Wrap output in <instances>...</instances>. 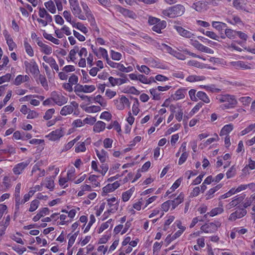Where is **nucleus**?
Returning <instances> with one entry per match:
<instances>
[{"instance_id": "obj_1", "label": "nucleus", "mask_w": 255, "mask_h": 255, "mask_svg": "<svg viewBox=\"0 0 255 255\" xmlns=\"http://www.w3.org/2000/svg\"><path fill=\"white\" fill-rule=\"evenodd\" d=\"M216 99L220 103H224L221 105L223 109L234 108L238 104L235 96L232 95H220L216 97Z\"/></svg>"}, {"instance_id": "obj_2", "label": "nucleus", "mask_w": 255, "mask_h": 255, "mask_svg": "<svg viewBox=\"0 0 255 255\" xmlns=\"http://www.w3.org/2000/svg\"><path fill=\"white\" fill-rule=\"evenodd\" d=\"M24 65L26 73H30L34 78L39 75L40 71L38 66L34 60L31 59L29 61H25Z\"/></svg>"}, {"instance_id": "obj_3", "label": "nucleus", "mask_w": 255, "mask_h": 255, "mask_svg": "<svg viewBox=\"0 0 255 255\" xmlns=\"http://www.w3.org/2000/svg\"><path fill=\"white\" fill-rule=\"evenodd\" d=\"M53 102L59 106L65 104L68 101V98L63 96L61 93L57 91H53L50 95Z\"/></svg>"}, {"instance_id": "obj_4", "label": "nucleus", "mask_w": 255, "mask_h": 255, "mask_svg": "<svg viewBox=\"0 0 255 255\" xmlns=\"http://www.w3.org/2000/svg\"><path fill=\"white\" fill-rule=\"evenodd\" d=\"M81 5L84 13L86 14L85 20L88 19V21L90 22V24L92 26V28H93L96 26L97 24L95 17L92 14L91 10L86 3L84 2H81Z\"/></svg>"}, {"instance_id": "obj_5", "label": "nucleus", "mask_w": 255, "mask_h": 255, "mask_svg": "<svg viewBox=\"0 0 255 255\" xmlns=\"http://www.w3.org/2000/svg\"><path fill=\"white\" fill-rule=\"evenodd\" d=\"M114 102L117 109L119 110H124L125 106L128 107L130 106L129 100L124 95H122L120 98L114 100Z\"/></svg>"}, {"instance_id": "obj_6", "label": "nucleus", "mask_w": 255, "mask_h": 255, "mask_svg": "<svg viewBox=\"0 0 255 255\" xmlns=\"http://www.w3.org/2000/svg\"><path fill=\"white\" fill-rule=\"evenodd\" d=\"M95 89L94 85L77 84L74 88V91L76 94H78V93H91Z\"/></svg>"}, {"instance_id": "obj_7", "label": "nucleus", "mask_w": 255, "mask_h": 255, "mask_svg": "<svg viewBox=\"0 0 255 255\" xmlns=\"http://www.w3.org/2000/svg\"><path fill=\"white\" fill-rule=\"evenodd\" d=\"M78 107V104L75 101L71 102L70 105H66L62 107L60 111V114L62 116H66L72 114L74 109Z\"/></svg>"}, {"instance_id": "obj_8", "label": "nucleus", "mask_w": 255, "mask_h": 255, "mask_svg": "<svg viewBox=\"0 0 255 255\" xmlns=\"http://www.w3.org/2000/svg\"><path fill=\"white\" fill-rule=\"evenodd\" d=\"M64 134V133L62 128H60L52 131L48 134L46 135V137L49 140L54 141L59 140Z\"/></svg>"}, {"instance_id": "obj_9", "label": "nucleus", "mask_w": 255, "mask_h": 255, "mask_svg": "<svg viewBox=\"0 0 255 255\" xmlns=\"http://www.w3.org/2000/svg\"><path fill=\"white\" fill-rule=\"evenodd\" d=\"M119 75L123 78H115L111 76L109 78V82L112 86H115L117 85H121L129 81L126 75L124 74L121 73Z\"/></svg>"}, {"instance_id": "obj_10", "label": "nucleus", "mask_w": 255, "mask_h": 255, "mask_svg": "<svg viewBox=\"0 0 255 255\" xmlns=\"http://www.w3.org/2000/svg\"><path fill=\"white\" fill-rule=\"evenodd\" d=\"M29 163L30 161L27 160L16 164L12 169L13 173L16 175H20Z\"/></svg>"}, {"instance_id": "obj_11", "label": "nucleus", "mask_w": 255, "mask_h": 255, "mask_svg": "<svg viewBox=\"0 0 255 255\" xmlns=\"http://www.w3.org/2000/svg\"><path fill=\"white\" fill-rule=\"evenodd\" d=\"M208 3L204 0H200L193 3L191 7L198 12H202L208 8Z\"/></svg>"}, {"instance_id": "obj_12", "label": "nucleus", "mask_w": 255, "mask_h": 255, "mask_svg": "<svg viewBox=\"0 0 255 255\" xmlns=\"http://www.w3.org/2000/svg\"><path fill=\"white\" fill-rule=\"evenodd\" d=\"M174 28L176 29L178 34L183 37L186 38H192L194 37L195 34L194 33L184 29L181 26L175 25L174 26Z\"/></svg>"}, {"instance_id": "obj_13", "label": "nucleus", "mask_w": 255, "mask_h": 255, "mask_svg": "<svg viewBox=\"0 0 255 255\" xmlns=\"http://www.w3.org/2000/svg\"><path fill=\"white\" fill-rule=\"evenodd\" d=\"M247 210L245 209H240L235 212L230 214L229 217V220L230 221H235L238 219H240L244 217L247 214Z\"/></svg>"}, {"instance_id": "obj_14", "label": "nucleus", "mask_w": 255, "mask_h": 255, "mask_svg": "<svg viewBox=\"0 0 255 255\" xmlns=\"http://www.w3.org/2000/svg\"><path fill=\"white\" fill-rule=\"evenodd\" d=\"M120 183L118 181H116L112 184H108L103 188V194L105 195L106 194L113 192L120 186Z\"/></svg>"}, {"instance_id": "obj_15", "label": "nucleus", "mask_w": 255, "mask_h": 255, "mask_svg": "<svg viewBox=\"0 0 255 255\" xmlns=\"http://www.w3.org/2000/svg\"><path fill=\"white\" fill-rule=\"evenodd\" d=\"M37 44L41 48L40 51L42 53L46 55H49L52 53L53 50L52 47L44 44L41 40L37 39Z\"/></svg>"}, {"instance_id": "obj_16", "label": "nucleus", "mask_w": 255, "mask_h": 255, "mask_svg": "<svg viewBox=\"0 0 255 255\" xmlns=\"http://www.w3.org/2000/svg\"><path fill=\"white\" fill-rule=\"evenodd\" d=\"M217 228L218 227L215 224L210 223L201 226V230L206 233H210L216 231L217 230Z\"/></svg>"}, {"instance_id": "obj_17", "label": "nucleus", "mask_w": 255, "mask_h": 255, "mask_svg": "<svg viewBox=\"0 0 255 255\" xmlns=\"http://www.w3.org/2000/svg\"><path fill=\"white\" fill-rule=\"evenodd\" d=\"M230 64L236 69H249L251 68L250 65H249L247 63L242 61L231 62Z\"/></svg>"}, {"instance_id": "obj_18", "label": "nucleus", "mask_w": 255, "mask_h": 255, "mask_svg": "<svg viewBox=\"0 0 255 255\" xmlns=\"http://www.w3.org/2000/svg\"><path fill=\"white\" fill-rule=\"evenodd\" d=\"M171 7L173 10V13L175 14V17L181 16L185 12V7L181 4H176Z\"/></svg>"}, {"instance_id": "obj_19", "label": "nucleus", "mask_w": 255, "mask_h": 255, "mask_svg": "<svg viewBox=\"0 0 255 255\" xmlns=\"http://www.w3.org/2000/svg\"><path fill=\"white\" fill-rule=\"evenodd\" d=\"M186 93V90L184 89H179L177 90L175 93L171 96V98L173 100L177 101L183 99L185 98Z\"/></svg>"}, {"instance_id": "obj_20", "label": "nucleus", "mask_w": 255, "mask_h": 255, "mask_svg": "<svg viewBox=\"0 0 255 255\" xmlns=\"http://www.w3.org/2000/svg\"><path fill=\"white\" fill-rule=\"evenodd\" d=\"M4 38L6 41V43L8 46V48L10 51H12L13 49L16 47V44L13 42L12 37L8 33L7 31L3 33Z\"/></svg>"}, {"instance_id": "obj_21", "label": "nucleus", "mask_w": 255, "mask_h": 255, "mask_svg": "<svg viewBox=\"0 0 255 255\" xmlns=\"http://www.w3.org/2000/svg\"><path fill=\"white\" fill-rule=\"evenodd\" d=\"M166 26V22L164 20L160 21L157 24L153 25L152 30L157 33H161V30Z\"/></svg>"}, {"instance_id": "obj_22", "label": "nucleus", "mask_w": 255, "mask_h": 255, "mask_svg": "<svg viewBox=\"0 0 255 255\" xmlns=\"http://www.w3.org/2000/svg\"><path fill=\"white\" fill-rule=\"evenodd\" d=\"M222 186V184H219L208 190L205 195L206 200H209L213 198L215 192L219 190Z\"/></svg>"}, {"instance_id": "obj_23", "label": "nucleus", "mask_w": 255, "mask_h": 255, "mask_svg": "<svg viewBox=\"0 0 255 255\" xmlns=\"http://www.w3.org/2000/svg\"><path fill=\"white\" fill-rule=\"evenodd\" d=\"M71 11L75 17H78L81 20H85L86 14L84 13V12L82 13V9L80 6L76 7L74 9L71 10Z\"/></svg>"}, {"instance_id": "obj_24", "label": "nucleus", "mask_w": 255, "mask_h": 255, "mask_svg": "<svg viewBox=\"0 0 255 255\" xmlns=\"http://www.w3.org/2000/svg\"><path fill=\"white\" fill-rule=\"evenodd\" d=\"M39 15L41 18H45V19L47 20L49 23L52 21V16L48 13L44 8H39Z\"/></svg>"}, {"instance_id": "obj_25", "label": "nucleus", "mask_w": 255, "mask_h": 255, "mask_svg": "<svg viewBox=\"0 0 255 255\" xmlns=\"http://www.w3.org/2000/svg\"><path fill=\"white\" fill-rule=\"evenodd\" d=\"M20 189H21V183H18L16 184L14 192V197L16 203V206H19L20 201Z\"/></svg>"}, {"instance_id": "obj_26", "label": "nucleus", "mask_w": 255, "mask_h": 255, "mask_svg": "<svg viewBox=\"0 0 255 255\" xmlns=\"http://www.w3.org/2000/svg\"><path fill=\"white\" fill-rule=\"evenodd\" d=\"M184 199V195L183 194H180L177 198L173 200H169L172 207V209H174L179 204L182 203Z\"/></svg>"}, {"instance_id": "obj_27", "label": "nucleus", "mask_w": 255, "mask_h": 255, "mask_svg": "<svg viewBox=\"0 0 255 255\" xmlns=\"http://www.w3.org/2000/svg\"><path fill=\"white\" fill-rule=\"evenodd\" d=\"M96 155L102 163L105 162L108 157V153L104 149L99 151L98 149L96 150Z\"/></svg>"}, {"instance_id": "obj_28", "label": "nucleus", "mask_w": 255, "mask_h": 255, "mask_svg": "<svg viewBox=\"0 0 255 255\" xmlns=\"http://www.w3.org/2000/svg\"><path fill=\"white\" fill-rule=\"evenodd\" d=\"M120 12L125 16L128 17L133 19L137 17V15L134 12L127 8H122L120 10Z\"/></svg>"}, {"instance_id": "obj_29", "label": "nucleus", "mask_w": 255, "mask_h": 255, "mask_svg": "<svg viewBox=\"0 0 255 255\" xmlns=\"http://www.w3.org/2000/svg\"><path fill=\"white\" fill-rule=\"evenodd\" d=\"M196 96L197 99L203 101L206 104H209L210 102V100L208 95L203 91H199L197 93Z\"/></svg>"}, {"instance_id": "obj_30", "label": "nucleus", "mask_w": 255, "mask_h": 255, "mask_svg": "<svg viewBox=\"0 0 255 255\" xmlns=\"http://www.w3.org/2000/svg\"><path fill=\"white\" fill-rule=\"evenodd\" d=\"M106 124L102 121H98L93 127V130L95 132H100L105 129Z\"/></svg>"}, {"instance_id": "obj_31", "label": "nucleus", "mask_w": 255, "mask_h": 255, "mask_svg": "<svg viewBox=\"0 0 255 255\" xmlns=\"http://www.w3.org/2000/svg\"><path fill=\"white\" fill-rule=\"evenodd\" d=\"M205 79L206 77L204 76L192 75L188 76L186 79V81L189 82H195L203 81Z\"/></svg>"}, {"instance_id": "obj_32", "label": "nucleus", "mask_w": 255, "mask_h": 255, "mask_svg": "<svg viewBox=\"0 0 255 255\" xmlns=\"http://www.w3.org/2000/svg\"><path fill=\"white\" fill-rule=\"evenodd\" d=\"M223 212L224 208L222 206H221L212 209L210 212L207 213V214L205 215V216L209 215L211 217H214L219 214H221Z\"/></svg>"}, {"instance_id": "obj_33", "label": "nucleus", "mask_w": 255, "mask_h": 255, "mask_svg": "<svg viewBox=\"0 0 255 255\" xmlns=\"http://www.w3.org/2000/svg\"><path fill=\"white\" fill-rule=\"evenodd\" d=\"M43 185H44L45 187L50 191H52L54 187L53 179L51 177H46L45 179Z\"/></svg>"}, {"instance_id": "obj_34", "label": "nucleus", "mask_w": 255, "mask_h": 255, "mask_svg": "<svg viewBox=\"0 0 255 255\" xmlns=\"http://www.w3.org/2000/svg\"><path fill=\"white\" fill-rule=\"evenodd\" d=\"M32 174L36 173L37 175V178L42 177L45 175V172L44 169H41L37 166L34 165L31 171Z\"/></svg>"}, {"instance_id": "obj_35", "label": "nucleus", "mask_w": 255, "mask_h": 255, "mask_svg": "<svg viewBox=\"0 0 255 255\" xmlns=\"http://www.w3.org/2000/svg\"><path fill=\"white\" fill-rule=\"evenodd\" d=\"M233 129V126L232 124L226 125L222 128L220 135L221 136L227 135Z\"/></svg>"}, {"instance_id": "obj_36", "label": "nucleus", "mask_w": 255, "mask_h": 255, "mask_svg": "<svg viewBox=\"0 0 255 255\" xmlns=\"http://www.w3.org/2000/svg\"><path fill=\"white\" fill-rule=\"evenodd\" d=\"M88 139H87L85 141L82 142V143H78L75 147V152H84L86 151V147L85 144L86 142L87 144L90 143V142L88 141Z\"/></svg>"}, {"instance_id": "obj_37", "label": "nucleus", "mask_w": 255, "mask_h": 255, "mask_svg": "<svg viewBox=\"0 0 255 255\" xmlns=\"http://www.w3.org/2000/svg\"><path fill=\"white\" fill-rule=\"evenodd\" d=\"M44 5L46 8L52 13L56 12V7L53 1L49 0L44 3Z\"/></svg>"}, {"instance_id": "obj_38", "label": "nucleus", "mask_w": 255, "mask_h": 255, "mask_svg": "<svg viewBox=\"0 0 255 255\" xmlns=\"http://www.w3.org/2000/svg\"><path fill=\"white\" fill-rule=\"evenodd\" d=\"M24 47L26 53L30 56L32 57L34 55V51L31 45L27 42V39L24 41Z\"/></svg>"}, {"instance_id": "obj_39", "label": "nucleus", "mask_w": 255, "mask_h": 255, "mask_svg": "<svg viewBox=\"0 0 255 255\" xmlns=\"http://www.w3.org/2000/svg\"><path fill=\"white\" fill-rule=\"evenodd\" d=\"M134 191V188H131L130 189L128 190V191L124 192L122 194L123 200L124 202L128 201L129 199V198L131 197Z\"/></svg>"}, {"instance_id": "obj_40", "label": "nucleus", "mask_w": 255, "mask_h": 255, "mask_svg": "<svg viewBox=\"0 0 255 255\" xmlns=\"http://www.w3.org/2000/svg\"><path fill=\"white\" fill-rule=\"evenodd\" d=\"M95 102L99 103L102 107H106L107 105V101L100 95H98L94 97Z\"/></svg>"}, {"instance_id": "obj_41", "label": "nucleus", "mask_w": 255, "mask_h": 255, "mask_svg": "<svg viewBox=\"0 0 255 255\" xmlns=\"http://www.w3.org/2000/svg\"><path fill=\"white\" fill-rule=\"evenodd\" d=\"M161 13L165 17H168L169 18L175 17L171 7H169L165 9L162 10Z\"/></svg>"}, {"instance_id": "obj_42", "label": "nucleus", "mask_w": 255, "mask_h": 255, "mask_svg": "<svg viewBox=\"0 0 255 255\" xmlns=\"http://www.w3.org/2000/svg\"><path fill=\"white\" fill-rule=\"evenodd\" d=\"M79 52V47L78 46H75L73 49H71L69 54L68 58L72 61H74L76 60V54Z\"/></svg>"}, {"instance_id": "obj_43", "label": "nucleus", "mask_w": 255, "mask_h": 255, "mask_svg": "<svg viewBox=\"0 0 255 255\" xmlns=\"http://www.w3.org/2000/svg\"><path fill=\"white\" fill-rule=\"evenodd\" d=\"M201 31L205 35L208 36V37L216 40L219 41V36L217 35L214 32L211 31H206L203 29V31Z\"/></svg>"}, {"instance_id": "obj_44", "label": "nucleus", "mask_w": 255, "mask_h": 255, "mask_svg": "<svg viewBox=\"0 0 255 255\" xmlns=\"http://www.w3.org/2000/svg\"><path fill=\"white\" fill-rule=\"evenodd\" d=\"M212 25L214 28L219 31L222 30L224 28L227 27L226 23L220 21H213L212 22Z\"/></svg>"}, {"instance_id": "obj_45", "label": "nucleus", "mask_w": 255, "mask_h": 255, "mask_svg": "<svg viewBox=\"0 0 255 255\" xmlns=\"http://www.w3.org/2000/svg\"><path fill=\"white\" fill-rule=\"evenodd\" d=\"M73 26L79 29L84 34H86L88 32L87 28L81 22L74 23Z\"/></svg>"}, {"instance_id": "obj_46", "label": "nucleus", "mask_w": 255, "mask_h": 255, "mask_svg": "<svg viewBox=\"0 0 255 255\" xmlns=\"http://www.w3.org/2000/svg\"><path fill=\"white\" fill-rule=\"evenodd\" d=\"M43 60L46 63H48L51 68H53L57 64L55 60L52 57H48L47 56H44L43 57Z\"/></svg>"}, {"instance_id": "obj_47", "label": "nucleus", "mask_w": 255, "mask_h": 255, "mask_svg": "<svg viewBox=\"0 0 255 255\" xmlns=\"http://www.w3.org/2000/svg\"><path fill=\"white\" fill-rule=\"evenodd\" d=\"M38 76V79L41 85L45 90H47L48 89V85L46 77L44 75L40 74H39Z\"/></svg>"}, {"instance_id": "obj_48", "label": "nucleus", "mask_w": 255, "mask_h": 255, "mask_svg": "<svg viewBox=\"0 0 255 255\" xmlns=\"http://www.w3.org/2000/svg\"><path fill=\"white\" fill-rule=\"evenodd\" d=\"M237 31H234L231 29L226 28L225 31V34L230 39L235 38Z\"/></svg>"}, {"instance_id": "obj_49", "label": "nucleus", "mask_w": 255, "mask_h": 255, "mask_svg": "<svg viewBox=\"0 0 255 255\" xmlns=\"http://www.w3.org/2000/svg\"><path fill=\"white\" fill-rule=\"evenodd\" d=\"M150 93L153 96V99L155 100H159L160 99V95L157 88H153L150 90Z\"/></svg>"}, {"instance_id": "obj_50", "label": "nucleus", "mask_w": 255, "mask_h": 255, "mask_svg": "<svg viewBox=\"0 0 255 255\" xmlns=\"http://www.w3.org/2000/svg\"><path fill=\"white\" fill-rule=\"evenodd\" d=\"M39 204V201L38 200L35 199L33 200L30 203L29 211L32 212L35 211L38 207Z\"/></svg>"}, {"instance_id": "obj_51", "label": "nucleus", "mask_w": 255, "mask_h": 255, "mask_svg": "<svg viewBox=\"0 0 255 255\" xmlns=\"http://www.w3.org/2000/svg\"><path fill=\"white\" fill-rule=\"evenodd\" d=\"M85 111L89 113H96L101 111V107L97 106H91L87 107Z\"/></svg>"}, {"instance_id": "obj_52", "label": "nucleus", "mask_w": 255, "mask_h": 255, "mask_svg": "<svg viewBox=\"0 0 255 255\" xmlns=\"http://www.w3.org/2000/svg\"><path fill=\"white\" fill-rule=\"evenodd\" d=\"M138 101L137 98L134 99V102L132 105V113L134 115H137L139 111V109L138 108Z\"/></svg>"}, {"instance_id": "obj_53", "label": "nucleus", "mask_w": 255, "mask_h": 255, "mask_svg": "<svg viewBox=\"0 0 255 255\" xmlns=\"http://www.w3.org/2000/svg\"><path fill=\"white\" fill-rule=\"evenodd\" d=\"M75 176V169L73 167H71L69 169L67 173V178L69 180H73Z\"/></svg>"}, {"instance_id": "obj_54", "label": "nucleus", "mask_w": 255, "mask_h": 255, "mask_svg": "<svg viewBox=\"0 0 255 255\" xmlns=\"http://www.w3.org/2000/svg\"><path fill=\"white\" fill-rule=\"evenodd\" d=\"M54 113L55 110L53 108L47 110L45 113L44 116H43V119L45 120H48L50 119Z\"/></svg>"}, {"instance_id": "obj_55", "label": "nucleus", "mask_w": 255, "mask_h": 255, "mask_svg": "<svg viewBox=\"0 0 255 255\" xmlns=\"http://www.w3.org/2000/svg\"><path fill=\"white\" fill-rule=\"evenodd\" d=\"M141 83L145 84H149L151 83V81L149 80L145 76L141 74L138 75V79Z\"/></svg>"}, {"instance_id": "obj_56", "label": "nucleus", "mask_w": 255, "mask_h": 255, "mask_svg": "<svg viewBox=\"0 0 255 255\" xmlns=\"http://www.w3.org/2000/svg\"><path fill=\"white\" fill-rule=\"evenodd\" d=\"M205 90L212 93H217L221 91L220 89L216 88L215 85L214 84L207 85V86L205 87Z\"/></svg>"}, {"instance_id": "obj_57", "label": "nucleus", "mask_w": 255, "mask_h": 255, "mask_svg": "<svg viewBox=\"0 0 255 255\" xmlns=\"http://www.w3.org/2000/svg\"><path fill=\"white\" fill-rule=\"evenodd\" d=\"M12 94V91L11 90L9 91L4 98L3 102H1L0 103V109L2 108L8 101V100L10 99Z\"/></svg>"}, {"instance_id": "obj_58", "label": "nucleus", "mask_w": 255, "mask_h": 255, "mask_svg": "<svg viewBox=\"0 0 255 255\" xmlns=\"http://www.w3.org/2000/svg\"><path fill=\"white\" fill-rule=\"evenodd\" d=\"M95 221L96 219L94 215H91L90 216V221L84 230V233H86L89 230L91 226L94 223H95Z\"/></svg>"}, {"instance_id": "obj_59", "label": "nucleus", "mask_w": 255, "mask_h": 255, "mask_svg": "<svg viewBox=\"0 0 255 255\" xmlns=\"http://www.w3.org/2000/svg\"><path fill=\"white\" fill-rule=\"evenodd\" d=\"M187 65L190 66H194L197 68H202V64L196 60H190L187 63Z\"/></svg>"}, {"instance_id": "obj_60", "label": "nucleus", "mask_w": 255, "mask_h": 255, "mask_svg": "<svg viewBox=\"0 0 255 255\" xmlns=\"http://www.w3.org/2000/svg\"><path fill=\"white\" fill-rule=\"evenodd\" d=\"M69 83H70L72 86L78 84V77L77 75L73 74L69 78Z\"/></svg>"}, {"instance_id": "obj_61", "label": "nucleus", "mask_w": 255, "mask_h": 255, "mask_svg": "<svg viewBox=\"0 0 255 255\" xmlns=\"http://www.w3.org/2000/svg\"><path fill=\"white\" fill-rule=\"evenodd\" d=\"M111 57L113 60L119 61L122 58V54L118 52L111 50Z\"/></svg>"}, {"instance_id": "obj_62", "label": "nucleus", "mask_w": 255, "mask_h": 255, "mask_svg": "<svg viewBox=\"0 0 255 255\" xmlns=\"http://www.w3.org/2000/svg\"><path fill=\"white\" fill-rule=\"evenodd\" d=\"M252 98L250 97H243L239 99V101L244 105H248L251 102Z\"/></svg>"}, {"instance_id": "obj_63", "label": "nucleus", "mask_w": 255, "mask_h": 255, "mask_svg": "<svg viewBox=\"0 0 255 255\" xmlns=\"http://www.w3.org/2000/svg\"><path fill=\"white\" fill-rule=\"evenodd\" d=\"M11 78V75L9 73H7L4 76L0 77V85L4 82L9 81Z\"/></svg>"}, {"instance_id": "obj_64", "label": "nucleus", "mask_w": 255, "mask_h": 255, "mask_svg": "<svg viewBox=\"0 0 255 255\" xmlns=\"http://www.w3.org/2000/svg\"><path fill=\"white\" fill-rule=\"evenodd\" d=\"M113 140L110 138H106L104 140V146L106 148H111L112 146Z\"/></svg>"}]
</instances>
